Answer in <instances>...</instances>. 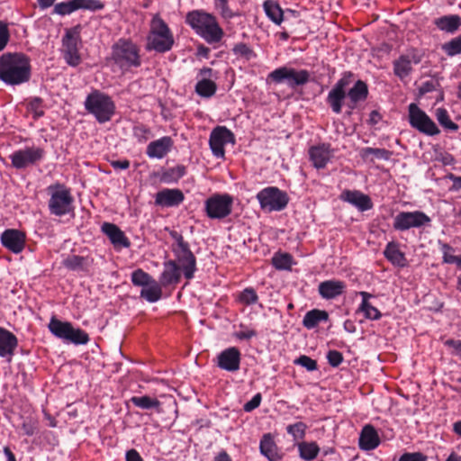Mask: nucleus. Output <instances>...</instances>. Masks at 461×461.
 <instances>
[{
	"label": "nucleus",
	"mask_w": 461,
	"mask_h": 461,
	"mask_svg": "<svg viewBox=\"0 0 461 461\" xmlns=\"http://www.w3.org/2000/svg\"><path fill=\"white\" fill-rule=\"evenodd\" d=\"M31 77V59L25 53L6 52L0 56V81L18 86L28 82Z\"/></svg>",
	"instance_id": "f257e3e1"
},
{
	"label": "nucleus",
	"mask_w": 461,
	"mask_h": 461,
	"mask_svg": "<svg viewBox=\"0 0 461 461\" xmlns=\"http://www.w3.org/2000/svg\"><path fill=\"white\" fill-rule=\"evenodd\" d=\"M185 23L208 44L221 41L224 31L216 17L203 10H193L186 14Z\"/></svg>",
	"instance_id": "f03ea898"
},
{
	"label": "nucleus",
	"mask_w": 461,
	"mask_h": 461,
	"mask_svg": "<svg viewBox=\"0 0 461 461\" xmlns=\"http://www.w3.org/2000/svg\"><path fill=\"white\" fill-rule=\"evenodd\" d=\"M111 49V59L122 71L141 65L140 49L131 39L120 38Z\"/></svg>",
	"instance_id": "7ed1b4c3"
},
{
	"label": "nucleus",
	"mask_w": 461,
	"mask_h": 461,
	"mask_svg": "<svg viewBox=\"0 0 461 461\" xmlns=\"http://www.w3.org/2000/svg\"><path fill=\"white\" fill-rule=\"evenodd\" d=\"M84 106L86 111L101 124L111 121L116 111L115 103L112 97L96 89L87 95Z\"/></svg>",
	"instance_id": "20e7f679"
},
{
	"label": "nucleus",
	"mask_w": 461,
	"mask_h": 461,
	"mask_svg": "<svg viewBox=\"0 0 461 461\" xmlns=\"http://www.w3.org/2000/svg\"><path fill=\"white\" fill-rule=\"evenodd\" d=\"M170 237L175 240L171 246V250L175 256V261L182 268L184 276L191 280L197 271L196 258L190 249L189 243L185 240L183 235L176 230L169 231Z\"/></svg>",
	"instance_id": "39448f33"
},
{
	"label": "nucleus",
	"mask_w": 461,
	"mask_h": 461,
	"mask_svg": "<svg viewBox=\"0 0 461 461\" xmlns=\"http://www.w3.org/2000/svg\"><path fill=\"white\" fill-rule=\"evenodd\" d=\"M355 74L351 71H345L341 77L333 85L326 97V104L335 114L342 113L346 99H349V89L348 86L352 83Z\"/></svg>",
	"instance_id": "423d86ee"
},
{
	"label": "nucleus",
	"mask_w": 461,
	"mask_h": 461,
	"mask_svg": "<svg viewBox=\"0 0 461 461\" xmlns=\"http://www.w3.org/2000/svg\"><path fill=\"white\" fill-rule=\"evenodd\" d=\"M50 198L48 203L50 214L55 216L66 215L74 210V197L70 189L63 185L57 184L48 187Z\"/></svg>",
	"instance_id": "0eeeda50"
},
{
	"label": "nucleus",
	"mask_w": 461,
	"mask_h": 461,
	"mask_svg": "<svg viewBox=\"0 0 461 461\" xmlns=\"http://www.w3.org/2000/svg\"><path fill=\"white\" fill-rule=\"evenodd\" d=\"M268 79L275 84L286 83V85L295 89L297 86H303L311 81L310 72L306 69L296 70L294 68L283 66L276 68L268 74Z\"/></svg>",
	"instance_id": "6e6552de"
},
{
	"label": "nucleus",
	"mask_w": 461,
	"mask_h": 461,
	"mask_svg": "<svg viewBox=\"0 0 461 461\" xmlns=\"http://www.w3.org/2000/svg\"><path fill=\"white\" fill-rule=\"evenodd\" d=\"M408 122L410 126L427 136H435L440 130L435 122L415 103L408 105Z\"/></svg>",
	"instance_id": "1a4fd4ad"
},
{
	"label": "nucleus",
	"mask_w": 461,
	"mask_h": 461,
	"mask_svg": "<svg viewBox=\"0 0 461 461\" xmlns=\"http://www.w3.org/2000/svg\"><path fill=\"white\" fill-rule=\"evenodd\" d=\"M257 199L261 209L267 210L268 212H280L284 210L289 203L287 193L280 190L276 186L263 188L257 194Z\"/></svg>",
	"instance_id": "9d476101"
},
{
	"label": "nucleus",
	"mask_w": 461,
	"mask_h": 461,
	"mask_svg": "<svg viewBox=\"0 0 461 461\" xmlns=\"http://www.w3.org/2000/svg\"><path fill=\"white\" fill-rule=\"evenodd\" d=\"M233 197L229 194H214L205 200L206 216L212 220H221L232 212Z\"/></svg>",
	"instance_id": "9b49d317"
},
{
	"label": "nucleus",
	"mask_w": 461,
	"mask_h": 461,
	"mask_svg": "<svg viewBox=\"0 0 461 461\" xmlns=\"http://www.w3.org/2000/svg\"><path fill=\"white\" fill-rule=\"evenodd\" d=\"M431 219L422 211L400 212L393 219L395 230L405 231L411 228L430 226Z\"/></svg>",
	"instance_id": "f8f14e48"
},
{
	"label": "nucleus",
	"mask_w": 461,
	"mask_h": 461,
	"mask_svg": "<svg viewBox=\"0 0 461 461\" xmlns=\"http://www.w3.org/2000/svg\"><path fill=\"white\" fill-rule=\"evenodd\" d=\"M235 141L234 133L226 126H216L212 129L209 137V146L212 153L218 158H224V146L228 143L234 144Z\"/></svg>",
	"instance_id": "ddd939ff"
},
{
	"label": "nucleus",
	"mask_w": 461,
	"mask_h": 461,
	"mask_svg": "<svg viewBox=\"0 0 461 461\" xmlns=\"http://www.w3.org/2000/svg\"><path fill=\"white\" fill-rule=\"evenodd\" d=\"M45 150L40 147L25 148L18 149L10 155L12 166L16 169H24L31 165H35L45 157Z\"/></svg>",
	"instance_id": "4468645a"
},
{
	"label": "nucleus",
	"mask_w": 461,
	"mask_h": 461,
	"mask_svg": "<svg viewBox=\"0 0 461 461\" xmlns=\"http://www.w3.org/2000/svg\"><path fill=\"white\" fill-rule=\"evenodd\" d=\"M368 95L369 89L366 82L361 79L357 80L353 86L349 88V99L345 104V116L350 117L358 104L367 99Z\"/></svg>",
	"instance_id": "2eb2a0df"
},
{
	"label": "nucleus",
	"mask_w": 461,
	"mask_h": 461,
	"mask_svg": "<svg viewBox=\"0 0 461 461\" xmlns=\"http://www.w3.org/2000/svg\"><path fill=\"white\" fill-rule=\"evenodd\" d=\"M241 354L238 348L230 347L217 356V366L228 372H237L240 367Z\"/></svg>",
	"instance_id": "dca6fc26"
},
{
	"label": "nucleus",
	"mask_w": 461,
	"mask_h": 461,
	"mask_svg": "<svg viewBox=\"0 0 461 461\" xmlns=\"http://www.w3.org/2000/svg\"><path fill=\"white\" fill-rule=\"evenodd\" d=\"M2 245L14 254L21 253L25 246V235L16 229H7L0 236Z\"/></svg>",
	"instance_id": "f3484780"
},
{
	"label": "nucleus",
	"mask_w": 461,
	"mask_h": 461,
	"mask_svg": "<svg viewBox=\"0 0 461 461\" xmlns=\"http://www.w3.org/2000/svg\"><path fill=\"white\" fill-rule=\"evenodd\" d=\"M334 155L330 143H321L309 149V157L313 167L317 169L324 168Z\"/></svg>",
	"instance_id": "a211bd4d"
},
{
	"label": "nucleus",
	"mask_w": 461,
	"mask_h": 461,
	"mask_svg": "<svg viewBox=\"0 0 461 461\" xmlns=\"http://www.w3.org/2000/svg\"><path fill=\"white\" fill-rule=\"evenodd\" d=\"M184 200V193L178 188H165L155 195V204L160 207H177Z\"/></svg>",
	"instance_id": "6ab92c4d"
},
{
	"label": "nucleus",
	"mask_w": 461,
	"mask_h": 461,
	"mask_svg": "<svg viewBox=\"0 0 461 461\" xmlns=\"http://www.w3.org/2000/svg\"><path fill=\"white\" fill-rule=\"evenodd\" d=\"M266 15L276 24L280 25L283 21L288 19V14L298 17L299 13L294 10H282L279 4L274 0H266L263 4Z\"/></svg>",
	"instance_id": "aec40b11"
},
{
	"label": "nucleus",
	"mask_w": 461,
	"mask_h": 461,
	"mask_svg": "<svg viewBox=\"0 0 461 461\" xmlns=\"http://www.w3.org/2000/svg\"><path fill=\"white\" fill-rule=\"evenodd\" d=\"M101 230L109 238L115 249L131 247V241L125 233L114 223L104 222Z\"/></svg>",
	"instance_id": "412c9836"
},
{
	"label": "nucleus",
	"mask_w": 461,
	"mask_h": 461,
	"mask_svg": "<svg viewBox=\"0 0 461 461\" xmlns=\"http://www.w3.org/2000/svg\"><path fill=\"white\" fill-rule=\"evenodd\" d=\"M173 146L174 141L172 138L170 136H163L148 144L146 154L150 158L161 159L171 151Z\"/></svg>",
	"instance_id": "4be33fe9"
},
{
	"label": "nucleus",
	"mask_w": 461,
	"mask_h": 461,
	"mask_svg": "<svg viewBox=\"0 0 461 461\" xmlns=\"http://www.w3.org/2000/svg\"><path fill=\"white\" fill-rule=\"evenodd\" d=\"M174 42L173 33H165L164 36L158 35L157 33H149L146 50L165 53L172 49Z\"/></svg>",
	"instance_id": "5701e85b"
},
{
	"label": "nucleus",
	"mask_w": 461,
	"mask_h": 461,
	"mask_svg": "<svg viewBox=\"0 0 461 461\" xmlns=\"http://www.w3.org/2000/svg\"><path fill=\"white\" fill-rule=\"evenodd\" d=\"M340 199L356 206L360 212L368 211L373 208L371 198L357 190H344L340 194Z\"/></svg>",
	"instance_id": "b1692460"
},
{
	"label": "nucleus",
	"mask_w": 461,
	"mask_h": 461,
	"mask_svg": "<svg viewBox=\"0 0 461 461\" xmlns=\"http://www.w3.org/2000/svg\"><path fill=\"white\" fill-rule=\"evenodd\" d=\"M347 285L344 281L330 279L320 283L319 294L326 300L335 299L346 292Z\"/></svg>",
	"instance_id": "393cba45"
},
{
	"label": "nucleus",
	"mask_w": 461,
	"mask_h": 461,
	"mask_svg": "<svg viewBox=\"0 0 461 461\" xmlns=\"http://www.w3.org/2000/svg\"><path fill=\"white\" fill-rule=\"evenodd\" d=\"M164 270L159 276V283L162 286L177 285L181 280L182 268L173 259L167 260L163 263Z\"/></svg>",
	"instance_id": "a878e982"
},
{
	"label": "nucleus",
	"mask_w": 461,
	"mask_h": 461,
	"mask_svg": "<svg viewBox=\"0 0 461 461\" xmlns=\"http://www.w3.org/2000/svg\"><path fill=\"white\" fill-rule=\"evenodd\" d=\"M380 437L375 427L371 424L365 425L358 438L359 448L365 451L374 450L380 445Z\"/></svg>",
	"instance_id": "bb28decb"
},
{
	"label": "nucleus",
	"mask_w": 461,
	"mask_h": 461,
	"mask_svg": "<svg viewBox=\"0 0 461 461\" xmlns=\"http://www.w3.org/2000/svg\"><path fill=\"white\" fill-rule=\"evenodd\" d=\"M384 257L393 265L398 267H405L408 265L405 253L400 249V243L394 240L389 241L384 249Z\"/></svg>",
	"instance_id": "cd10ccee"
},
{
	"label": "nucleus",
	"mask_w": 461,
	"mask_h": 461,
	"mask_svg": "<svg viewBox=\"0 0 461 461\" xmlns=\"http://www.w3.org/2000/svg\"><path fill=\"white\" fill-rule=\"evenodd\" d=\"M259 451L268 461H279L283 455L279 453L278 447L270 433L262 436L259 442Z\"/></svg>",
	"instance_id": "c85d7f7f"
},
{
	"label": "nucleus",
	"mask_w": 461,
	"mask_h": 461,
	"mask_svg": "<svg viewBox=\"0 0 461 461\" xmlns=\"http://www.w3.org/2000/svg\"><path fill=\"white\" fill-rule=\"evenodd\" d=\"M17 346V337L8 330L0 327V357L14 356Z\"/></svg>",
	"instance_id": "c756f323"
},
{
	"label": "nucleus",
	"mask_w": 461,
	"mask_h": 461,
	"mask_svg": "<svg viewBox=\"0 0 461 461\" xmlns=\"http://www.w3.org/2000/svg\"><path fill=\"white\" fill-rule=\"evenodd\" d=\"M186 174V167L177 165L174 167L161 168L160 172L154 173V176L159 178L163 184H176Z\"/></svg>",
	"instance_id": "7c9ffc66"
},
{
	"label": "nucleus",
	"mask_w": 461,
	"mask_h": 461,
	"mask_svg": "<svg viewBox=\"0 0 461 461\" xmlns=\"http://www.w3.org/2000/svg\"><path fill=\"white\" fill-rule=\"evenodd\" d=\"M433 24L440 31L454 34L461 26V17L457 14H447L434 19Z\"/></svg>",
	"instance_id": "2f4dec72"
},
{
	"label": "nucleus",
	"mask_w": 461,
	"mask_h": 461,
	"mask_svg": "<svg viewBox=\"0 0 461 461\" xmlns=\"http://www.w3.org/2000/svg\"><path fill=\"white\" fill-rule=\"evenodd\" d=\"M359 295L362 297V302L357 312H363L364 317L367 320H380L382 317L381 312L376 307L373 306L368 301L374 295L365 291L359 292Z\"/></svg>",
	"instance_id": "473e14b6"
},
{
	"label": "nucleus",
	"mask_w": 461,
	"mask_h": 461,
	"mask_svg": "<svg viewBox=\"0 0 461 461\" xmlns=\"http://www.w3.org/2000/svg\"><path fill=\"white\" fill-rule=\"evenodd\" d=\"M82 25L77 24L69 29H66L62 38V46L64 49H79L81 39Z\"/></svg>",
	"instance_id": "72a5a7b5"
},
{
	"label": "nucleus",
	"mask_w": 461,
	"mask_h": 461,
	"mask_svg": "<svg viewBox=\"0 0 461 461\" xmlns=\"http://www.w3.org/2000/svg\"><path fill=\"white\" fill-rule=\"evenodd\" d=\"M329 320V313L325 310L312 309L307 312L303 319V325L312 330L316 328L320 322L327 321Z\"/></svg>",
	"instance_id": "f704fd0d"
},
{
	"label": "nucleus",
	"mask_w": 461,
	"mask_h": 461,
	"mask_svg": "<svg viewBox=\"0 0 461 461\" xmlns=\"http://www.w3.org/2000/svg\"><path fill=\"white\" fill-rule=\"evenodd\" d=\"M72 324L68 321H62L56 318V316H52L50 318L48 328L50 331L58 339H61L66 340L68 336V332Z\"/></svg>",
	"instance_id": "c9c22d12"
},
{
	"label": "nucleus",
	"mask_w": 461,
	"mask_h": 461,
	"mask_svg": "<svg viewBox=\"0 0 461 461\" xmlns=\"http://www.w3.org/2000/svg\"><path fill=\"white\" fill-rule=\"evenodd\" d=\"M393 74L401 80L408 77L413 70L409 58L404 54L400 55V57L393 62Z\"/></svg>",
	"instance_id": "e433bc0d"
},
{
	"label": "nucleus",
	"mask_w": 461,
	"mask_h": 461,
	"mask_svg": "<svg viewBox=\"0 0 461 461\" xmlns=\"http://www.w3.org/2000/svg\"><path fill=\"white\" fill-rule=\"evenodd\" d=\"M131 402L142 410L154 409L156 412H162L161 402L157 398H151L149 395L132 396Z\"/></svg>",
	"instance_id": "4c0bfd02"
},
{
	"label": "nucleus",
	"mask_w": 461,
	"mask_h": 461,
	"mask_svg": "<svg viewBox=\"0 0 461 461\" xmlns=\"http://www.w3.org/2000/svg\"><path fill=\"white\" fill-rule=\"evenodd\" d=\"M140 296L149 303H156L162 297L161 285L157 280H152L150 285L140 290Z\"/></svg>",
	"instance_id": "58836bf2"
},
{
	"label": "nucleus",
	"mask_w": 461,
	"mask_h": 461,
	"mask_svg": "<svg viewBox=\"0 0 461 461\" xmlns=\"http://www.w3.org/2000/svg\"><path fill=\"white\" fill-rule=\"evenodd\" d=\"M299 456L305 461L315 459L320 452V447L315 441H303L298 444Z\"/></svg>",
	"instance_id": "ea45409f"
},
{
	"label": "nucleus",
	"mask_w": 461,
	"mask_h": 461,
	"mask_svg": "<svg viewBox=\"0 0 461 461\" xmlns=\"http://www.w3.org/2000/svg\"><path fill=\"white\" fill-rule=\"evenodd\" d=\"M216 90V83L209 78H203L195 85V92L201 97L210 98L215 95Z\"/></svg>",
	"instance_id": "a19ab883"
},
{
	"label": "nucleus",
	"mask_w": 461,
	"mask_h": 461,
	"mask_svg": "<svg viewBox=\"0 0 461 461\" xmlns=\"http://www.w3.org/2000/svg\"><path fill=\"white\" fill-rule=\"evenodd\" d=\"M272 266L277 270H291L294 258L289 253H275L271 258Z\"/></svg>",
	"instance_id": "79ce46f5"
},
{
	"label": "nucleus",
	"mask_w": 461,
	"mask_h": 461,
	"mask_svg": "<svg viewBox=\"0 0 461 461\" xmlns=\"http://www.w3.org/2000/svg\"><path fill=\"white\" fill-rule=\"evenodd\" d=\"M440 250L443 254L442 261L445 264H456L461 268V256H455L452 253L455 252V249L447 243H444L438 240Z\"/></svg>",
	"instance_id": "37998d69"
},
{
	"label": "nucleus",
	"mask_w": 461,
	"mask_h": 461,
	"mask_svg": "<svg viewBox=\"0 0 461 461\" xmlns=\"http://www.w3.org/2000/svg\"><path fill=\"white\" fill-rule=\"evenodd\" d=\"M436 118L440 126L444 129L451 131H457L459 126L457 123L454 122L448 114V112L445 108H438L436 110Z\"/></svg>",
	"instance_id": "c03bdc74"
},
{
	"label": "nucleus",
	"mask_w": 461,
	"mask_h": 461,
	"mask_svg": "<svg viewBox=\"0 0 461 461\" xmlns=\"http://www.w3.org/2000/svg\"><path fill=\"white\" fill-rule=\"evenodd\" d=\"M152 280L155 279L141 268L134 270L131 275V281L135 286L146 287Z\"/></svg>",
	"instance_id": "a18cd8bd"
},
{
	"label": "nucleus",
	"mask_w": 461,
	"mask_h": 461,
	"mask_svg": "<svg viewBox=\"0 0 461 461\" xmlns=\"http://www.w3.org/2000/svg\"><path fill=\"white\" fill-rule=\"evenodd\" d=\"M66 341L73 343L75 345H86L89 341V336L82 329H76L72 326L68 332V336L66 339Z\"/></svg>",
	"instance_id": "49530a36"
},
{
	"label": "nucleus",
	"mask_w": 461,
	"mask_h": 461,
	"mask_svg": "<svg viewBox=\"0 0 461 461\" xmlns=\"http://www.w3.org/2000/svg\"><path fill=\"white\" fill-rule=\"evenodd\" d=\"M231 50L237 58H242L248 61L257 58V54L253 49L244 42L235 44Z\"/></svg>",
	"instance_id": "de8ad7c7"
},
{
	"label": "nucleus",
	"mask_w": 461,
	"mask_h": 461,
	"mask_svg": "<svg viewBox=\"0 0 461 461\" xmlns=\"http://www.w3.org/2000/svg\"><path fill=\"white\" fill-rule=\"evenodd\" d=\"M308 426L303 421H297L294 424H289L286 427V432L291 435L294 441L303 440L305 438Z\"/></svg>",
	"instance_id": "09e8293b"
},
{
	"label": "nucleus",
	"mask_w": 461,
	"mask_h": 461,
	"mask_svg": "<svg viewBox=\"0 0 461 461\" xmlns=\"http://www.w3.org/2000/svg\"><path fill=\"white\" fill-rule=\"evenodd\" d=\"M149 33H157L164 36L165 33H172L166 22L158 15H155L150 22V30Z\"/></svg>",
	"instance_id": "8fccbe9b"
},
{
	"label": "nucleus",
	"mask_w": 461,
	"mask_h": 461,
	"mask_svg": "<svg viewBox=\"0 0 461 461\" xmlns=\"http://www.w3.org/2000/svg\"><path fill=\"white\" fill-rule=\"evenodd\" d=\"M369 155H374L378 159L389 160L393 155V151L372 147H366L361 150V157L363 158H366Z\"/></svg>",
	"instance_id": "3c124183"
},
{
	"label": "nucleus",
	"mask_w": 461,
	"mask_h": 461,
	"mask_svg": "<svg viewBox=\"0 0 461 461\" xmlns=\"http://www.w3.org/2000/svg\"><path fill=\"white\" fill-rule=\"evenodd\" d=\"M238 302L244 305L256 304L258 301V295L253 287H246L239 294Z\"/></svg>",
	"instance_id": "603ef678"
},
{
	"label": "nucleus",
	"mask_w": 461,
	"mask_h": 461,
	"mask_svg": "<svg viewBox=\"0 0 461 461\" xmlns=\"http://www.w3.org/2000/svg\"><path fill=\"white\" fill-rule=\"evenodd\" d=\"M441 50L448 56L454 57L461 54V34L445 42L441 46Z\"/></svg>",
	"instance_id": "864d4df0"
},
{
	"label": "nucleus",
	"mask_w": 461,
	"mask_h": 461,
	"mask_svg": "<svg viewBox=\"0 0 461 461\" xmlns=\"http://www.w3.org/2000/svg\"><path fill=\"white\" fill-rule=\"evenodd\" d=\"M76 11H77L76 0H68L67 2H60L55 4L52 13L61 16H65L71 14Z\"/></svg>",
	"instance_id": "5fc2aeb1"
},
{
	"label": "nucleus",
	"mask_w": 461,
	"mask_h": 461,
	"mask_svg": "<svg viewBox=\"0 0 461 461\" xmlns=\"http://www.w3.org/2000/svg\"><path fill=\"white\" fill-rule=\"evenodd\" d=\"M77 10H87L90 12L101 11L104 8V3L101 0H76Z\"/></svg>",
	"instance_id": "6e6d98bb"
},
{
	"label": "nucleus",
	"mask_w": 461,
	"mask_h": 461,
	"mask_svg": "<svg viewBox=\"0 0 461 461\" xmlns=\"http://www.w3.org/2000/svg\"><path fill=\"white\" fill-rule=\"evenodd\" d=\"M132 133L133 137L140 143L146 142L152 136L151 130L142 123L135 125L132 129Z\"/></svg>",
	"instance_id": "4d7b16f0"
},
{
	"label": "nucleus",
	"mask_w": 461,
	"mask_h": 461,
	"mask_svg": "<svg viewBox=\"0 0 461 461\" xmlns=\"http://www.w3.org/2000/svg\"><path fill=\"white\" fill-rule=\"evenodd\" d=\"M84 263L85 258L78 255L69 256L63 261L64 267L72 271L83 270Z\"/></svg>",
	"instance_id": "13d9d810"
},
{
	"label": "nucleus",
	"mask_w": 461,
	"mask_h": 461,
	"mask_svg": "<svg viewBox=\"0 0 461 461\" xmlns=\"http://www.w3.org/2000/svg\"><path fill=\"white\" fill-rule=\"evenodd\" d=\"M63 58L70 67H77L81 63L79 49H64Z\"/></svg>",
	"instance_id": "bf43d9fd"
},
{
	"label": "nucleus",
	"mask_w": 461,
	"mask_h": 461,
	"mask_svg": "<svg viewBox=\"0 0 461 461\" xmlns=\"http://www.w3.org/2000/svg\"><path fill=\"white\" fill-rule=\"evenodd\" d=\"M295 366H300L305 368L308 372L316 371L318 369V363L315 359L306 356L301 355L294 360Z\"/></svg>",
	"instance_id": "052dcab7"
},
{
	"label": "nucleus",
	"mask_w": 461,
	"mask_h": 461,
	"mask_svg": "<svg viewBox=\"0 0 461 461\" xmlns=\"http://www.w3.org/2000/svg\"><path fill=\"white\" fill-rule=\"evenodd\" d=\"M42 104L43 100L41 97L39 96L32 97L29 101V109L32 112L33 118L35 120L44 115V111L42 110Z\"/></svg>",
	"instance_id": "680f3d73"
},
{
	"label": "nucleus",
	"mask_w": 461,
	"mask_h": 461,
	"mask_svg": "<svg viewBox=\"0 0 461 461\" xmlns=\"http://www.w3.org/2000/svg\"><path fill=\"white\" fill-rule=\"evenodd\" d=\"M215 6L220 9L221 15L224 19H232L239 15L237 13H234L230 9L228 0H216Z\"/></svg>",
	"instance_id": "e2e57ef3"
},
{
	"label": "nucleus",
	"mask_w": 461,
	"mask_h": 461,
	"mask_svg": "<svg viewBox=\"0 0 461 461\" xmlns=\"http://www.w3.org/2000/svg\"><path fill=\"white\" fill-rule=\"evenodd\" d=\"M10 36L8 24L4 21H0V52L7 46Z\"/></svg>",
	"instance_id": "0e129e2a"
},
{
	"label": "nucleus",
	"mask_w": 461,
	"mask_h": 461,
	"mask_svg": "<svg viewBox=\"0 0 461 461\" xmlns=\"http://www.w3.org/2000/svg\"><path fill=\"white\" fill-rule=\"evenodd\" d=\"M326 357L332 367H338L344 360L342 353L335 349L328 351Z\"/></svg>",
	"instance_id": "69168bd1"
},
{
	"label": "nucleus",
	"mask_w": 461,
	"mask_h": 461,
	"mask_svg": "<svg viewBox=\"0 0 461 461\" xmlns=\"http://www.w3.org/2000/svg\"><path fill=\"white\" fill-rule=\"evenodd\" d=\"M440 87V84L438 82L433 81H425L419 87V96H423L424 95L430 93L432 91H437Z\"/></svg>",
	"instance_id": "338daca9"
},
{
	"label": "nucleus",
	"mask_w": 461,
	"mask_h": 461,
	"mask_svg": "<svg viewBox=\"0 0 461 461\" xmlns=\"http://www.w3.org/2000/svg\"><path fill=\"white\" fill-rule=\"evenodd\" d=\"M398 461H428V456L421 452H406Z\"/></svg>",
	"instance_id": "774afa93"
}]
</instances>
